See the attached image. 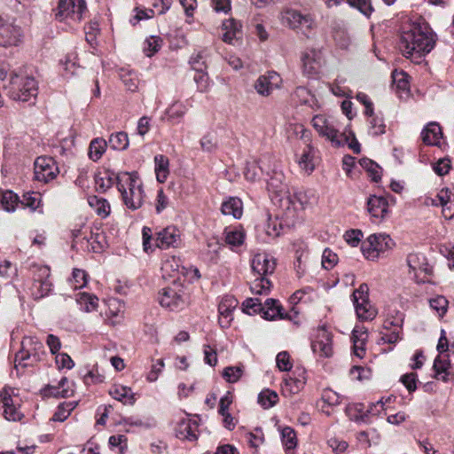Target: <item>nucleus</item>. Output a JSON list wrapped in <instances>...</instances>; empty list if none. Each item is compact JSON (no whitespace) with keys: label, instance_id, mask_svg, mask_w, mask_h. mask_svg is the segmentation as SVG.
I'll return each mask as SVG.
<instances>
[{"label":"nucleus","instance_id":"12","mask_svg":"<svg viewBox=\"0 0 454 454\" xmlns=\"http://www.w3.org/2000/svg\"><path fill=\"white\" fill-rule=\"evenodd\" d=\"M299 146L301 147V151L300 153L296 152V161L302 171L310 174L315 169L314 157L316 150L310 144L309 132L305 129H302Z\"/></svg>","mask_w":454,"mask_h":454},{"label":"nucleus","instance_id":"47","mask_svg":"<svg viewBox=\"0 0 454 454\" xmlns=\"http://www.w3.org/2000/svg\"><path fill=\"white\" fill-rule=\"evenodd\" d=\"M161 270L165 274L175 278L182 270L180 259L175 256L166 259L162 262Z\"/></svg>","mask_w":454,"mask_h":454},{"label":"nucleus","instance_id":"7","mask_svg":"<svg viewBox=\"0 0 454 454\" xmlns=\"http://www.w3.org/2000/svg\"><path fill=\"white\" fill-rule=\"evenodd\" d=\"M183 285L176 280L159 292V302L170 310L183 309L187 301Z\"/></svg>","mask_w":454,"mask_h":454},{"label":"nucleus","instance_id":"2","mask_svg":"<svg viewBox=\"0 0 454 454\" xmlns=\"http://www.w3.org/2000/svg\"><path fill=\"white\" fill-rule=\"evenodd\" d=\"M7 78L9 79V82L4 85V89L12 99L21 102H31L36 98L38 84L33 76L24 72L17 73L15 71L8 74L4 67H0V79L4 81Z\"/></svg>","mask_w":454,"mask_h":454},{"label":"nucleus","instance_id":"41","mask_svg":"<svg viewBox=\"0 0 454 454\" xmlns=\"http://www.w3.org/2000/svg\"><path fill=\"white\" fill-rule=\"evenodd\" d=\"M433 368L435 373L434 377L437 380L448 381L450 375V362L448 360L437 356L434 359Z\"/></svg>","mask_w":454,"mask_h":454},{"label":"nucleus","instance_id":"6","mask_svg":"<svg viewBox=\"0 0 454 454\" xmlns=\"http://www.w3.org/2000/svg\"><path fill=\"white\" fill-rule=\"evenodd\" d=\"M311 122L318 134L331 141L334 146H342L348 142L347 135L339 131L338 122L333 117L317 114Z\"/></svg>","mask_w":454,"mask_h":454},{"label":"nucleus","instance_id":"59","mask_svg":"<svg viewBox=\"0 0 454 454\" xmlns=\"http://www.w3.org/2000/svg\"><path fill=\"white\" fill-rule=\"evenodd\" d=\"M276 364L282 372H289L293 367L291 356L287 351H281L277 355Z\"/></svg>","mask_w":454,"mask_h":454},{"label":"nucleus","instance_id":"55","mask_svg":"<svg viewBox=\"0 0 454 454\" xmlns=\"http://www.w3.org/2000/svg\"><path fill=\"white\" fill-rule=\"evenodd\" d=\"M161 47V39L158 36H150L145 41L144 51L146 56L151 57Z\"/></svg>","mask_w":454,"mask_h":454},{"label":"nucleus","instance_id":"20","mask_svg":"<svg viewBox=\"0 0 454 454\" xmlns=\"http://www.w3.org/2000/svg\"><path fill=\"white\" fill-rule=\"evenodd\" d=\"M311 348L319 356L329 357L333 354L332 336L326 330H319L315 340L311 343Z\"/></svg>","mask_w":454,"mask_h":454},{"label":"nucleus","instance_id":"53","mask_svg":"<svg viewBox=\"0 0 454 454\" xmlns=\"http://www.w3.org/2000/svg\"><path fill=\"white\" fill-rule=\"evenodd\" d=\"M245 438L251 448L257 449L264 442V434L261 428L257 427L252 432L245 434Z\"/></svg>","mask_w":454,"mask_h":454},{"label":"nucleus","instance_id":"56","mask_svg":"<svg viewBox=\"0 0 454 454\" xmlns=\"http://www.w3.org/2000/svg\"><path fill=\"white\" fill-rule=\"evenodd\" d=\"M371 119L369 121L370 127H369V132L372 136H379L385 133V123L382 118L379 116H375L373 114L372 116H370Z\"/></svg>","mask_w":454,"mask_h":454},{"label":"nucleus","instance_id":"21","mask_svg":"<svg viewBox=\"0 0 454 454\" xmlns=\"http://www.w3.org/2000/svg\"><path fill=\"white\" fill-rule=\"evenodd\" d=\"M121 173L116 174L109 168L99 169L95 175V184L97 191L106 192L114 184L117 185Z\"/></svg>","mask_w":454,"mask_h":454},{"label":"nucleus","instance_id":"30","mask_svg":"<svg viewBox=\"0 0 454 454\" xmlns=\"http://www.w3.org/2000/svg\"><path fill=\"white\" fill-rule=\"evenodd\" d=\"M221 211L225 215L239 219L243 215V203L238 197H229L222 203Z\"/></svg>","mask_w":454,"mask_h":454},{"label":"nucleus","instance_id":"11","mask_svg":"<svg viewBox=\"0 0 454 454\" xmlns=\"http://www.w3.org/2000/svg\"><path fill=\"white\" fill-rule=\"evenodd\" d=\"M33 283L30 287L31 294L35 299H41L48 295L51 290V282L50 281V268L47 266L33 267Z\"/></svg>","mask_w":454,"mask_h":454},{"label":"nucleus","instance_id":"18","mask_svg":"<svg viewBox=\"0 0 454 454\" xmlns=\"http://www.w3.org/2000/svg\"><path fill=\"white\" fill-rule=\"evenodd\" d=\"M251 268L254 276L266 277L272 274L276 268L275 259L266 253H259L254 255L251 261Z\"/></svg>","mask_w":454,"mask_h":454},{"label":"nucleus","instance_id":"27","mask_svg":"<svg viewBox=\"0 0 454 454\" xmlns=\"http://www.w3.org/2000/svg\"><path fill=\"white\" fill-rule=\"evenodd\" d=\"M238 301L231 296H226L222 299L218 305L220 314L219 323L222 326H227L231 320L232 310L236 308Z\"/></svg>","mask_w":454,"mask_h":454},{"label":"nucleus","instance_id":"39","mask_svg":"<svg viewBox=\"0 0 454 454\" xmlns=\"http://www.w3.org/2000/svg\"><path fill=\"white\" fill-rule=\"evenodd\" d=\"M20 202L32 211L39 210V212H43L41 209L42 195L39 192H27L23 194L22 200Z\"/></svg>","mask_w":454,"mask_h":454},{"label":"nucleus","instance_id":"22","mask_svg":"<svg viewBox=\"0 0 454 454\" xmlns=\"http://www.w3.org/2000/svg\"><path fill=\"white\" fill-rule=\"evenodd\" d=\"M407 264L409 268L414 271L415 275L418 272L424 273L426 276L432 274V267L427 262L426 256L420 253H411L407 256Z\"/></svg>","mask_w":454,"mask_h":454},{"label":"nucleus","instance_id":"29","mask_svg":"<svg viewBox=\"0 0 454 454\" xmlns=\"http://www.w3.org/2000/svg\"><path fill=\"white\" fill-rule=\"evenodd\" d=\"M442 129L438 123L430 122L421 132V138L424 144L427 145H437L442 138Z\"/></svg>","mask_w":454,"mask_h":454},{"label":"nucleus","instance_id":"14","mask_svg":"<svg viewBox=\"0 0 454 454\" xmlns=\"http://www.w3.org/2000/svg\"><path fill=\"white\" fill-rule=\"evenodd\" d=\"M34 173L37 181L48 183L57 177L59 170L53 158L40 156L35 160Z\"/></svg>","mask_w":454,"mask_h":454},{"label":"nucleus","instance_id":"26","mask_svg":"<svg viewBox=\"0 0 454 454\" xmlns=\"http://www.w3.org/2000/svg\"><path fill=\"white\" fill-rule=\"evenodd\" d=\"M223 235L225 243L231 250L242 246L246 239V233L242 229L232 226L226 227Z\"/></svg>","mask_w":454,"mask_h":454},{"label":"nucleus","instance_id":"44","mask_svg":"<svg viewBox=\"0 0 454 454\" xmlns=\"http://www.w3.org/2000/svg\"><path fill=\"white\" fill-rule=\"evenodd\" d=\"M359 164L368 173L372 181L378 182L381 178V168L373 160L363 158L359 160Z\"/></svg>","mask_w":454,"mask_h":454},{"label":"nucleus","instance_id":"46","mask_svg":"<svg viewBox=\"0 0 454 454\" xmlns=\"http://www.w3.org/2000/svg\"><path fill=\"white\" fill-rule=\"evenodd\" d=\"M278 402V394L266 388L258 395V403L263 409H270Z\"/></svg>","mask_w":454,"mask_h":454},{"label":"nucleus","instance_id":"19","mask_svg":"<svg viewBox=\"0 0 454 454\" xmlns=\"http://www.w3.org/2000/svg\"><path fill=\"white\" fill-rule=\"evenodd\" d=\"M282 83L281 76L275 71L260 75L255 81L254 89L262 96H269L274 90L278 89Z\"/></svg>","mask_w":454,"mask_h":454},{"label":"nucleus","instance_id":"60","mask_svg":"<svg viewBox=\"0 0 454 454\" xmlns=\"http://www.w3.org/2000/svg\"><path fill=\"white\" fill-rule=\"evenodd\" d=\"M243 374V369L240 366L226 367L223 372V377L231 383L237 382Z\"/></svg>","mask_w":454,"mask_h":454},{"label":"nucleus","instance_id":"36","mask_svg":"<svg viewBox=\"0 0 454 454\" xmlns=\"http://www.w3.org/2000/svg\"><path fill=\"white\" fill-rule=\"evenodd\" d=\"M188 111L187 106L179 100L173 102L166 110L165 114L170 121H178Z\"/></svg>","mask_w":454,"mask_h":454},{"label":"nucleus","instance_id":"32","mask_svg":"<svg viewBox=\"0 0 454 454\" xmlns=\"http://www.w3.org/2000/svg\"><path fill=\"white\" fill-rule=\"evenodd\" d=\"M403 320L404 316L401 311L388 308L383 327L387 331H390L392 328H403Z\"/></svg>","mask_w":454,"mask_h":454},{"label":"nucleus","instance_id":"48","mask_svg":"<svg viewBox=\"0 0 454 454\" xmlns=\"http://www.w3.org/2000/svg\"><path fill=\"white\" fill-rule=\"evenodd\" d=\"M69 390H60L59 382L57 385L48 384L40 390V394L44 398H67Z\"/></svg>","mask_w":454,"mask_h":454},{"label":"nucleus","instance_id":"50","mask_svg":"<svg viewBox=\"0 0 454 454\" xmlns=\"http://www.w3.org/2000/svg\"><path fill=\"white\" fill-rule=\"evenodd\" d=\"M281 441L286 450H293L297 445V437L294 430L290 427L281 429Z\"/></svg>","mask_w":454,"mask_h":454},{"label":"nucleus","instance_id":"58","mask_svg":"<svg viewBox=\"0 0 454 454\" xmlns=\"http://www.w3.org/2000/svg\"><path fill=\"white\" fill-rule=\"evenodd\" d=\"M343 238L349 246L356 247L361 243L364 233L358 229H351L344 233Z\"/></svg>","mask_w":454,"mask_h":454},{"label":"nucleus","instance_id":"28","mask_svg":"<svg viewBox=\"0 0 454 454\" xmlns=\"http://www.w3.org/2000/svg\"><path fill=\"white\" fill-rule=\"evenodd\" d=\"M320 59L319 51L314 49L305 51L301 57L304 73L309 75L316 74L320 64Z\"/></svg>","mask_w":454,"mask_h":454},{"label":"nucleus","instance_id":"38","mask_svg":"<svg viewBox=\"0 0 454 454\" xmlns=\"http://www.w3.org/2000/svg\"><path fill=\"white\" fill-rule=\"evenodd\" d=\"M77 404H78V402H76V401H69V402L61 403L58 406L55 413L53 414L51 420L59 421V422L65 421L70 416L71 412L75 409Z\"/></svg>","mask_w":454,"mask_h":454},{"label":"nucleus","instance_id":"17","mask_svg":"<svg viewBox=\"0 0 454 454\" xmlns=\"http://www.w3.org/2000/svg\"><path fill=\"white\" fill-rule=\"evenodd\" d=\"M21 37L20 27L13 22L0 17V46L9 47L19 43Z\"/></svg>","mask_w":454,"mask_h":454},{"label":"nucleus","instance_id":"8","mask_svg":"<svg viewBox=\"0 0 454 454\" xmlns=\"http://www.w3.org/2000/svg\"><path fill=\"white\" fill-rule=\"evenodd\" d=\"M0 411L8 421H20L23 418L20 411V398L12 388H4L0 391Z\"/></svg>","mask_w":454,"mask_h":454},{"label":"nucleus","instance_id":"54","mask_svg":"<svg viewBox=\"0 0 454 454\" xmlns=\"http://www.w3.org/2000/svg\"><path fill=\"white\" fill-rule=\"evenodd\" d=\"M448 301L442 295H437L429 300L430 308L434 310L439 317H442L448 309Z\"/></svg>","mask_w":454,"mask_h":454},{"label":"nucleus","instance_id":"51","mask_svg":"<svg viewBox=\"0 0 454 454\" xmlns=\"http://www.w3.org/2000/svg\"><path fill=\"white\" fill-rule=\"evenodd\" d=\"M262 309V302L258 298H247L242 303V310L248 315H261Z\"/></svg>","mask_w":454,"mask_h":454},{"label":"nucleus","instance_id":"49","mask_svg":"<svg viewBox=\"0 0 454 454\" xmlns=\"http://www.w3.org/2000/svg\"><path fill=\"white\" fill-rule=\"evenodd\" d=\"M88 282V274L81 269H74L72 277L69 278V284L74 289H80L86 286Z\"/></svg>","mask_w":454,"mask_h":454},{"label":"nucleus","instance_id":"5","mask_svg":"<svg viewBox=\"0 0 454 454\" xmlns=\"http://www.w3.org/2000/svg\"><path fill=\"white\" fill-rule=\"evenodd\" d=\"M395 246V241L388 234L373 233L362 241L361 252L365 259L376 261L381 254L392 250Z\"/></svg>","mask_w":454,"mask_h":454},{"label":"nucleus","instance_id":"9","mask_svg":"<svg viewBox=\"0 0 454 454\" xmlns=\"http://www.w3.org/2000/svg\"><path fill=\"white\" fill-rule=\"evenodd\" d=\"M369 287L366 284H361L353 292L352 301L355 306L357 317L363 321L372 320L377 316V309L369 301Z\"/></svg>","mask_w":454,"mask_h":454},{"label":"nucleus","instance_id":"45","mask_svg":"<svg viewBox=\"0 0 454 454\" xmlns=\"http://www.w3.org/2000/svg\"><path fill=\"white\" fill-rule=\"evenodd\" d=\"M251 282L250 290L255 294H268L271 288V282L266 277H257Z\"/></svg>","mask_w":454,"mask_h":454},{"label":"nucleus","instance_id":"23","mask_svg":"<svg viewBox=\"0 0 454 454\" xmlns=\"http://www.w3.org/2000/svg\"><path fill=\"white\" fill-rule=\"evenodd\" d=\"M294 373L296 376H289L284 380V390L290 394L299 393L307 381L306 372L303 368H296Z\"/></svg>","mask_w":454,"mask_h":454},{"label":"nucleus","instance_id":"4","mask_svg":"<svg viewBox=\"0 0 454 454\" xmlns=\"http://www.w3.org/2000/svg\"><path fill=\"white\" fill-rule=\"evenodd\" d=\"M43 344L35 337L27 336L21 341V348L15 356L16 368L32 366L44 355Z\"/></svg>","mask_w":454,"mask_h":454},{"label":"nucleus","instance_id":"34","mask_svg":"<svg viewBox=\"0 0 454 454\" xmlns=\"http://www.w3.org/2000/svg\"><path fill=\"white\" fill-rule=\"evenodd\" d=\"M76 301L82 310L85 312H91L97 309L98 299L96 295L86 292L79 293L76 297Z\"/></svg>","mask_w":454,"mask_h":454},{"label":"nucleus","instance_id":"61","mask_svg":"<svg viewBox=\"0 0 454 454\" xmlns=\"http://www.w3.org/2000/svg\"><path fill=\"white\" fill-rule=\"evenodd\" d=\"M121 79L125 85L126 89L130 91H135L137 89L138 80L137 76L130 71H122L120 74Z\"/></svg>","mask_w":454,"mask_h":454},{"label":"nucleus","instance_id":"10","mask_svg":"<svg viewBox=\"0 0 454 454\" xmlns=\"http://www.w3.org/2000/svg\"><path fill=\"white\" fill-rule=\"evenodd\" d=\"M86 10L84 0H59L56 18L60 21L79 22Z\"/></svg>","mask_w":454,"mask_h":454},{"label":"nucleus","instance_id":"62","mask_svg":"<svg viewBox=\"0 0 454 454\" xmlns=\"http://www.w3.org/2000/svg\"><path fill=\"white\" fill-rule=\"evenodd\" d=\"M193 77L194 82L197 84V89L200 92H205L209 88V78L205 70L195 71Z\"/></svg>","mask_w":454,"mask_h":454},{"label":"nucleus","instance_id":"33","mask_svg":"<svg viewBox=\"0 0 454 454\" xmlns=\"http://www.w3.org/2000/svg\"><path fill=\"white\" fill-rule=\"evenodd\" d=\"M108 144L102 137H97L90 141L88 156L93 161H98L105 153Z\"/></svg>","mask_w":454,"mask_h":454},{"label":"nucleus","instance_id":"35","mask_svg":"<svg viewBox=\"0 0 454 454\" xmlns=\"http://www.w3.org/2000/svg\"><path fill=\"white\" fill-rule=\"evenodd\" d=\"M20 202L19 197L12 191H0V207L6 212H13Z\"/></svg>","mask_w":454,"mask_h":454},{"label":"nucleus","instance_id":"37","mask_svg":"<svg viewBox=\"0 0 454 454\" xmlns=\"http://www.w3.org/2000/svg\"><path fill=\"white\" fill-rule=\"evenodd\" d=\"M155 174L158 182L164 183L168 176V159L164 155H156L154 157Z\"/></svg>","mask_w":454,"mask_h":454},{"label":"nucleus","instance_id":"63","mask_svg":"<svg viewBox=\"0 0 454 454\" xmlns=\"http://www.w3.org/2000/svg\"><path fill=\"white\" fill-rule=\"evenodd\" d=\"M338 262V255L331 249L325 248L322 254V266L325 270L333 269Z\"/></svg>","mask_w":454,"mask_h":454},{"label":"nucleus","instance_id":"43","mask_svg":"<svg viewBox=\"0 0 454 454\" xmlns=\"http://www.w3.org/2000/svg\"><path fill=\"white\" fill-rule=\"evenodd\" d=\"M107 144L114 150L123 151L129 146L128 134L123 131L114 133L110 136Z\"/></svg>","mask_w":454,"mask_h":454},{"label":"nucleus","instance_id":"3","mask_svg":"<svg viewBox=\"0 0 454 454\" xmlns=\"http://www.w3.org/2000/svg\"><path fill=\"white\" fill-rule=\"evenodd\" d=\"M117 189L124 205L130 210H137L143 205L145 191L142 181L135 173L123 172L121 175Z\"/></svg>","mask_w":454,"mask_h":454},{"label":"nucleus","instance_id":"40","mask_svg":"<svg viewBox=\"0 0 454 454\" xmlns=\"http://www.w3.org/2000/svg\"><path fill=\"white\" fill-rule=\"evenodd\" d=\"M90 206L95 210L98 215L106 218L109 215L111 208L110 204L106 199L92 196L89 198Z\"/></svg>","mask_w":454,"mask_h":454},{"label":"nucleus","instance_id":"24","mask_svg":"<svg viewBox=\"0 0 454 454\" xmlns=\"http://www.w3.org/2000/svg\"><path fill=\"white\" fill-rule=\"evenodd\" d=\"M263 309L261 311V316L266 320H277L284 318L282 312L283 307L278 300L269 298L262 303Z\"/></svg>","mask_w":454,"mask_h":454},{"label":"nucleus","instance_id":"15","mask_svg":"<svg viewBox=\"0 0 454 454\" xmlns=\"http://www.w3.org/2000/svg\"><path fill=\"white\" fill-rule=\"evenodd\" d=\"M155 246L160 249L176 248L182 244L181 231L174 225H168L155 233Z\"/></svg>","mask_w":454,"mask_h":454},{"label":"nucleus","instance_id":"1","mask_svg":"<svg viewBox=\"0 0 454 454\" xmlns=\"http://www.w3.org/2000/svg\"><path fill=\"white\" fill-rule=\"evenodd\" d=\"M436 35L427 23H408L402 27L399 48L406 58H421L434 47Z\"/></svg>","mask_w":454,"mask_h":454},{"label":"nucleus","instance_id":"16","mask_svg":"<svg viewBox=\"0 0 454 454\" xmlns=\"http://www.w3.org/2000/svg\"><path fill=\"white\" fill-rule=\"evenodd\" d=\"M388 199L394 201V198L390 195L377 196L371 195L367 200V211L371 216L376 220L382 221L389 215Z\"/></svg>","mask_w":454,"mask_h":454},{"label":"nucleus","instance_id":"42","mask_svg":"<svg viewBox=\"0 0 454 454\" xmlns=\"http://www.w3.org/2000/svg\"><path fill=\"white\" fill-rule=\"evenodd\" d=\"M286 188L284 175L281 172H274L267 182L268 191L278 195L284 192Z\"/></svg>","mask_w":454,"mask_h":454},{"label":"nucleus","instance_id":"31","mask_svg":"<svg viewBox=\"0 0 454 454\" xmlns=\"http://www.w3.org/2000/svg\"><path fill=\"white\" fill-rule=\"evenodd\" d=\"M109 395L123 404L133 405L136 402L135 395L131 388L122 385H114L109 389Z\"/></svg>","mask_w":454,"mask_h":454},{"label":"nucleus","instance_id":"13","mask_svg":"<svg viewBox=\"0 0 454 454\" xmlns=\"http://www.w3.org/2000/svg\"><path fill=\"white\" fill-rule=\"evenodd\" d=\"M282 20L292 29L311 30L315 27V20L311 14H304L291 8L282 12Z\"/></svg>","mask_w":454,"mask_h":454},{"label":"nucleus","instance_id":"57","mask_svg":"<svg viewBox=\"0 0 454 454\" xmlns=\"http://www.w3.org/2000/svg\"><path fill=\"white\" fill-rule=\"evenodd\" d=\"M259 171H262V168L257 160L247 162L244 175L247 180L254 182L259 176Z\"/></svg>","mask_w":454,"mask_h":454},{"label":"nucleus","instance_id":"52","mask_svg":"<svg viewBox=\"0 0 454 454\" xmlns=\"http://www.w3.org/2000/svg\"><path fill=\"white\" fill-rule=\"evenodd\" d=\"M347 3L367 18L374 12L371 0H347Z\"/></svg>","mask_w":454,"mask_h":454},{"label":"nucleus","instance_id":"25","mask_svg":"<svg viewBox=\"0 0 454 454\" xmlns=\"http://www.w3.org/2000/svg\"><path fill=\"white\" fill-rule=\"evenodd\" d=\"M198 424L190 419L181 420L176 427V435L182 440L194 441L197 439Z\"/></svg>","mask_w":454,"mask_h":454},{"label":"nucleus","instance_id":"64","mask_svg":"<svg viewBox=\"0 0 454 454\" xmlns=\"http://www.w3.org/2000/svg\"><path fill=\"white\" fill-rule=\"evenodd\" d=\"M321 398L322 401L329 406H335L340 403L339 394L329 388L323 391Z\"/></svg>","mask_w":454,"mask_h":454}]
</instances>
